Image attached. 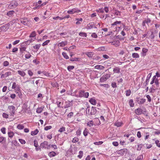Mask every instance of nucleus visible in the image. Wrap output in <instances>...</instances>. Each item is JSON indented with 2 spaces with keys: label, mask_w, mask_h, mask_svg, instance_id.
Instances as JSON below:
<instances>
[{
  "label": "nucleus",
  "mask_w": 160,
  "mask_h": 160,
  "mask_svg": "<svg viewBox=\"0 0 160 160\" xmlns=\"http://www.w3.org/2000/svg\"><path fill=\"white\" fill-rule=\"evenodd\" d=\"M38 132V129H36L34 131H32L31 132V134L32 135H36Z\"/></svg>",
  "instance_id": "c756f323"
},
{
  "label": "nucleus",
  "mask_w": 160,
  "mask_h": 160,
  "mask_svg": "<svg viewBox=\"0 0 160 160\" xmlns=\"http://www.w3.org/2000/svg\"><path fill=\"white\" fill-rule=\"evenodd\" d=\"M93 28H97L95 26L93 22H91L88 23L87 26L86 28L88 29H90Z\"/></svg>",
  "instance_id": "423d86ee"
},
{
  "label": "nucleus",
  "mask_w": 160,
  "mask_h": 160,
  "mask_svg": "<svg viewBox=\"0 0 160 160\" xmlns=\"http://www.w3.org/2000/svg\"><path fill=\"white\" fill-rule=\"evenodd\" d=\"M121 22L120 21H117L116 22H115L113 23L112 24V26L114 25H116L117 24H121Z\"/></svg>",
  "instance_id": "a19ab883"
},
{
  "label": "nucleus",
  "mask_w": 160,
  "mask_h": 160,
  "mask_svg": "<svg viewBox=\"0 0 160 160\" xmlns=\"http://www.w3.org/2000/svg\"><path fill=\"white\" fill-rule=\"evenodd\" d=\"M152 86V87L150 88L149 89L151 92H153L156 89H158L156 87H154L153 86Z\"/></svg>",
  "instance_id": "473e14b6"
},
{
  "label": "nucleus",
  "mask_w": 160,
  "mask_h": 160,
  "mask_svg": "<svg viewBox=\"0 0 160 160\" xmlns=\"http://www.w3.org/2000/svg\"><path fill=\"white\" fill-rule=\"evenodd\" d=\"M42 76H43V75L46 76L47 77L51 78L52 77L50 76V75H49V73H48V72H46V71H43L42 72Z\"/></svg>",
  "instance_id": "412c9836"
},
{
  "label": "nucleus",
  "mask_w": 160,
  "mask_h": 160,
  "mask_svg": "<svg viewBox=\"0 0 160 160\" xmlns=\"http://www.w3.org/2000/svg\"><path fill=\"white\" fill-rule=\"evenodd\" d=\"M129 104L131 107H133L134 106L133 101L132 99H130L129 101Z\"/></svg>",
  "instance_id": "72a5a7b5"
},
{
  "label": "nucleus",
  "mask_w": 160,
  "mask_h": 160,
  "mask_svg": "<svg viewBox=\"0 0 160 160\" xmlns=\"http://www.w3.org/2000/svg\"><path fill=\"white\" fill-rule=\"evenodd\" d=\"M26 48L25 47H23L20 48V51L21 52L23 53V52L26 51Z\"/></svg>",
  "instance_id": "ea45409f"
},
{
  "label": "nucleus",
  "mask_w": 160,
  "mask_h": 160,
  "mask_svg": "<svg viewBox=\"0 0 160 160\" xmlns=\"http://www.w3.org/2000/svg\"><path fill=\"white\" fill-rule=\"evenodd\" d=\"M79 35L80 36L83 37H87L86 33L84 32H80L79 33Z\"/></svg>",
  "instance_id": "2f4dec72"
},
{
  "label": "nucleus",
  "mask_w": 160,
  "mask_h": 160,
  "mask_svg": "<svg viewBox=\"0 0 160 160\" xmlns=\"http://www.w3.org/2000/svg\"><path fill=\"white\" fill-rule=\"evenodd\" d=\"M56 153L53 151L50 152L49 153L48 155L50 157H54L56 156Z\"/></svg>",
  "instance_id": "aec40b11"
},
{
  "label": "nucleus",
  "mask_w": 160,
  "mask_h": 160,
  "mask_svg": "<svg viewBox=\"0 0 160 160\" xmlns=\"http://www.w3.org/2000/svg\"><path fill=\"white\" fill-rule=\"evenodd\" d=\"M142 110L141 108H138L135 110V113L138 115H140L142 113Z\"/></svg>",
  "instance_id": "9b49d317"
},
{
  "label": "nucleus",
  "mask_w": 160,
  "mask_h": 160,
  "mask_svg": "<svg viewBox=\"0 0 160 160\" xmlns=\"http://www.w3.org/2000/svg\"><path fill=\"white\" fill-rule=\"evenodd\" d=\"M91 109L89 107H88L86 109V113L88 114V115H90Z\"/></svg>",
  "instance_id": "864d4df0"
},
{
  "label": "nucleus",
  "mask_w": 160,
  "mask_h": 160,
  "mask_svg": "<svg viewBox=\"0 0 160 160\" xmlns=\"http://www.w3.org/2000/svg\"><path fill=\"white\" fill-rule=\"evenodd\" d=\"M34 145L36 148H37L38 146V142L37 140H35L34 141Z\"/></svg>",
  "instance_id": "bf43d9fd"
},
{
  "label": "nucleus",
  "mask_w": 160,
  "mask_h": 160,
  "mask_svg": "<svg viewBox=\"0 0 160 160\" xmlns=\"http://www.w3.org/2000/svg\"><path fill=\"white\" fill-rule=\"evenodd\" d=\"M87 125L90 127L93 126V122L92 121H90L87 123Z\"/></svg>",
  "instance_id": "58836bf2"
},
{
  "label": "nucleus",
  "mask_w": 160,
  "mask_h": 160,
  "mask_svg": "<svg viewBox=\"0 0 160 160\" xmlns=\"http://www.w3.org/2000/svg\"><path fill=\"white\" fill-rule=\"evenodd\" d=\"M89 102L92 105H95L97 103L96 101L93 98H91L89 100Z\"/></svg>",
  "instance_id": "a211bd4d"
},
{
  "label": "nucleus",
  "mask_w": 160,
  "mask_h": 160,
  "mask_svg": "<svg viewBox=\"0 0 160 160\" xmlns=\"http://www.w3.org/2000/svg\"><path fill=\"white\" fill-rule=\"evenodd\" d=\"M2 117L4 118H8V114L5 112H4L2 113Z\"/></svg>",
  "instance_id": "603ef678"
},
{
  "label": "nucleus",
  "mask_w": 160,
  "mask_h": 160,
  "mask_svg": "<svg viewBox=\"0 0 160 160\" xmlns=\"http://www.w3.org/2000/svg\"><path fill=\"white\" fill-rule=\"evenodd\" d=\"M18 22L25 25H28L29 24V21L27 18H21L18 20Z\"/></svg>",
  "instance_id": "f03ea898"
},
{
  "label": "nucleus",
  "mask_w": 160,
  "mask_h": 160,
  "mask_svg": "<svg viewBox=\"0 0 160 160\" xmlns=\"http://www.w3.org/2000/svg\"><path fill=\"white\" fill-rule=\"evenodd\" d=\"M122 125V123L121 122H119L117 121L115 122L114 124V125L117 126V127H119L121 126Z\"/></svg>",
  "instance_id": "6ab92c4d"
},
{
  "label": "nucleus",
  "mask_w": 160,
  "mask_h": 160,
  "mask_svg": "<svg viewBox=\"0 0 160 160\" xmlns=\"http://www.w3.org/2000/svg\"><path fill=\"white\" fill-rule=\"evenodd\" d=\"M143 159V157L142 155L139 156L136 160H142Z\"/></svg>",
  "instance_id": "e2e57ef3"
},
{
  "label": "nucleus",
  "mask_w": 160,
  "mask_h": 160,
  "mask_svg": "<svg viewBox=\"0 0 160 160\" xmlns=\"http://www.w3.org/2000/svg\"><path fill=\"white\" fill-rule=\"evenodd\" d=\"M50 41L49 40H46L43 43L42 46H44L45 45H47L50 42Z\"/></svg>",
  "instance_id": "37998d69"
},
{
  "label": "nucleus",
  "mask_w": 160,
  "mask_h": 160,
  "mask_svg": "<svg viewBox=\"0 0 160 160\" xmlns=\"http://www.w3.org/2000/svg\"><path fill=\"white\" fill-rule=\"evenodd\" d=\"M15 12L13 11H11L8 12L7 13V15L9 17H11L14 14Z\"/></svg>",
  "instance_id": "b1692460"
},
{
  "label": "nucleus",
  "mask_w": 160,
  "mask_h": 160,
  "mask_svg": "<svg viewBox=\"0 0 160 160\" xmlns=\"http://www.w3.org/2000/svg\"><path fill=\"white\" fill-rule=\"evenodd\" d=\"M154 83L156 85V87L158 89L159 88H160L159 86V81L158 78H155Z\"/></svg>",
  "instance_id": "dca6fc26"
},
{
  "label": "nucleus",
  "mask_w": 160,
  "mask_h": 160,
  "mask_svg": "<svg viewBox=\"0 0 160 160\" xmlns=\"http://www.w3.org/2000/svg\"><path fill=\"white\" fill-rule=\"evenodd\" d=\"M132 57L134 58H138L139 57V54L136 53H134L132 54Z\"/></svg>",
  "instance_id": "a878e982"
},
{
  "label": "nucleus",
  "mask_w": 160,
  "mask_h": 160,
  "mask_svg": "<svg viewBox=\"0 0 160 160\" xmlns=\"http://www.w3.org/2000/svg\"><path fill=\"white\" fill-rule=\"evenodd\" d=\"M6 140V138L3 137H0V143H2L3 141Z\"/></svg>",
  "instance_id": "de8ad7c7"
},
{
  "label": "nucleus",
  "mask_w": 160,
  "mask_h": 160,
  "mask_svg": "<svg viewBox=\"0 0 160 160\" xmlns=\"http://www.w3.org/2000/svg\"><path fill=\"white\" fill-rule=\"evenodd\" d=\"M146 97L147 98L148 100V101L149 102H150L151 101V100H152L151 98V97H150V96L149 95H147Z\"/></svg>",
  "instance_id": "69168bd1"
},
{
  "label": "nucleus",
  "mask_w": 160,
  "mask_h": 160,
  "mask_svg": "<svg viewBox=\"0 0 160 160\" xmlns=\"http://www.w3.org/2000/svg\"><path fill=\"white\" fill-rule=\"evenodd\" d=\"M10 71L7 72H5V74L2 75L1 77V78H6L8 76L11 75L12 73L13 72V70H11V69H10Z\"/></svg>",
  "instance_id": "39448f33"
},
{
  "label": "nucleus",
  "mask_w": 160,
  "mask_h": 160,
  "mask_svg": "<svg viewBox=\"0 0 160 160\" xmlns=\"http://www.w3.org/2000/svg\"><path fill=\"white\" fill-rule=\"evenodd\" d=\"M88 130L86 128H85L83 132V134L85 136H86L88 135Z\"/></svg>",
  "instance_id": "5fc2aeb1"
},
{
  "label": "nucleus",
  "mask_w": 160,
  "mask_h": 160,
  "mask_svg": "<svg viewBox=\"0 0 160 160\" xmlns=\"http://www.w3.org/2000/svg\"><path fill=\"white\" fill-rule=\"evenodd\" d=\"M12 88V89H15L16 91H18L20 88L19 86L15 82L13 83Z\"/></svg>",
  "instance_id": "6e6552de"
},
{
  "label": "nucleus",
  "mask_w": 160,
  "mask_h": 160,
  "mask_svg": "<svg viewBox=\"0 0 160 160\" xmlns=\"http://www.w3.org/2000/svg\"><path fill=\"white\" fill-rule=\"evenodd\" d=\"M72 10H73V12L74 13H75V12H81V11L79 10L78 8H73V9H72Z\"/></svg>",
  "instance_id": "e433bc0d"
},
{
  "label": "nucleus",
  "mask_w": 160,
  "mask_h": 160,
  "mask_svg": "<svg viewBox=\"0 0 160 160\" xmlns=\"http://www.w3.org/2000/svg\"><path fill=\"white\" fill-rule=\"evenodd\" d=\"M62 55L63 57L66 59H68L69 58V57L67 55L66 53L65 52H62Z\"/></svg>",
  "instance_id": "4c0bfd02"
},
{
  "label": "nucleus",
  "mask_w": 160,
  "mask_h": 160,
  "mask_svg": "<svg viewBox=\"0 0 160 160\" xmlns=\"http://www.w3.org/2000/svg\"><path fill=\"white\" fill-rule=\"evenodd\" d=\"M67 42H59L58 44V47H64L67 44Z\"/></svg>",
  "instance_id": "ddd939ff"
},
{
  "label": "nucleus",
  "mask_w": 160,
  "mask_h": 160,
  "mask_svg": "<svg viewBox=\"0 0 160 160\" xmlns=\"http://www.w3.org/2000/svg\"><path fill=\"white\" fill-rule=\"evenodd\" d=\"M85 54L87 55L89 58H91L93 55V52H86Z\"/></svg>",
  "instance_id": "2eb2a0df"
},
{
  "label": "nucleus",
  "mask_w": 160,
  "mask_h": 160,
  "mask_svg": "<svg viewBox=\"0 0 160 160\" xmlns=\"http://www.w3.org/2000/svg\"><path fill=\"white\" fill-rule=\"evenodd\" d=\"M76 48V46H75V45H72V46H70L69 48H68V50H71L75 48Z\"/></svg>",
  "instance_id": "680f3d73"
},
{
  "label": "nucleus",
  "mask_w": 160,
  "mask_h": 160,
  "mask_svg": "<svg viewBox=\"0 0 160 160\" xmlns=\"http://www.w3.org/2000/svg\"><path fill=\"white\" fill-rule=\"evenodd\" d=\"M79 155L78 156V157L81 158L82 156L83 153L82 151H80L79 152Z\"/></svg>",
  "instance_id": "4d7b16f0"
},
{
  "label": "nucleus",
  "mask_w": 160,
  "mask_h": 160,
  "mask_svg": "<svg viewBox=\"0 0 160 160\" xmlns=\"http://www.w3.org/2000/svg\"><path fill=\"white\" fill-rule=\"evenodd\" d=\"M120 68L118 67H116L114 68L113 71L116 73H119L120 72Z\"/></svg>",
  "instance_id": "4be33fe9"
},
{
  "label": "nucleus",
  "mask_w": 160,
  "mask_h": 160,
  "mask_svg": "<svg viewBox=\"0 0 160 160\" xmlns=\"http://www.w3.org/2000/svg\"><path fill=\"white\" fill-rule=\"evenodd\" d=\"M91 36L93 38H96L98 37V36L97 34L95 33H93L91 35Z\"/></svg>",
  "instance_id": "774afa93"
},
{
  "label": "nucleus",
  "mask_w": 160,
  "mask_h": 160,
  "mask_svg": "<svg viewBox=\"0 0 160 160\" xmlns=\"http://www.w3.org/2000/svg\"><path fill=\"white\" fill-rule=\"evenodd\" d=\"M126 96H129L130 95L131 93V91L130 90L126 91Z\"/></svg>",
  "instance_id": "6e6d98bb"
},
{
  "label": "nucleus",
  "mask_w": 160,
  "mask_h": 160,
  "mask_svg": "<svg viewBox=\"0 0 160 160\" xmlns=\"http://www.w3.org/2000/svg\"><path fill=\"white\" fill-rule=\"evenodd\" d=\"M152 75V73H150L148 75L146 80V81L145 82V86L147 85L148 84V83L149 82V79H150V78L151 77Z\"/></svg>",
  "instance_id": "f8f14e48"
},
{
  "label": "nucleus",
  "mask_w": 160,
  "mask_h": 160,
  "mask_svg": "<svg viewBox=\"0 0 160 160\" xmlns=\"http://www.w3.org/2000/svg\"><path fill=\"white\" fill-rule=\"evenodd\" d=\"M31 56V55L29 53H28L25 55V58L26 59L29 58Z\"/></svg>",
  "instance_id": "c03bdc74"
},
{
  "label": "nucleus",
  "mask_w": 160,
  "mask_h": 160,
  "mask_svg": "<svg viewBox=\"0 0 160 160\" xmlns=\"http://www.w3.org/2000/svg\"><path fill=\"white\" fill-rule=\"evenodd\" d=\"M43 110V108L42 107H40L37 109L36 112L38 113H40L42 112Z\"/></svg>",
  "instance_id": "c85d7f7f"
},
{
  "label": "nucleus",
  "mask_w": 160,
  "mask_h": 160,
  "mask_svg": "<svg viewBox=\"0 0 160 160\" xmlns=\"http://www.w3.org/2000/svg\"><path fill=\"white\" fill-rule=\"evenodd\" d=\"M49 146V143L48 142L44 141L40 145V147L42 148H47L48 146Z\"/></svg>",
  "instance_id": "1a4fd4ad"
},
{
  "label": "nucleus",
  "mask_w": 160,
  "mask_h": 160,
  "mask_svg": "<svg viewBox=\"0 0 160 160\" xmlns=\"http://www.w3.org/2000/svg\"><path fill=\"white\" fill-rule=\"evenodd\" d=\"M18 72L19 74L22 77H24L26 75V73L23 71L18 70Z\"/></svg>",
  "instance_id": "4468645a"
},
{
  "label": "nucleus",
  "mask_w": 160,
  "mask_h": 160,
  "mask_svg": "<svg viewBox=\"0 0 160 160\" xmlns=\"http://www.w3.org/2000/svg\"><path fill=\"white\" fill-rule=\"evenodd\" d=\"M36 34L35 32L34 31L32 32V33L30 34L29 37L30 38L34 37L36 36Z\"/></svg>",
  "instance_id": "79ce46f5"
},
{
  "label": "nucleus",
  "mask_w": 160,
  "mask_h": 160,
  "mask_svg": "<svg viewBox=\"0 0 160 160\" xmlns=\"http://www.w3.org/2000/svg\"><path fill=\"white\" fill-rule=\"evenodd\" d=\"M97 112L95 108L92 107L90 110V115H94Z\"/></svg>",
  "instance_id": "9d476101"
},
{
  "label": "nucleus",
  "mask_w": 160,
  "mask_h": 160,
  "mask_svg": "<svg viewBox=\"0 0 160 160\" xmlns=\"http://www.w3.org/2000/svg\"><path fill=\"white\" fill-rule=\"evenodd\" d=\"M52 128V126H49L45 127L44 128V130L46 131H47L49 129H50Z\"/></svg>",
  "instance_id": "0e129e2a"
},
{
  "label": "nucleus",
  "mask_w": 160,
  "mask_h": 160,
  "mask_svg": "<svg viewBox=\"0 0 160 160\" xmlns=\"http://www.w3.org/2000/svg\"><path fill=\"white\" fill-rule=\"evenodd\" d=\"M18 3L16 1L13 0L12 1L9 7L11 8H15L18 6Z\"/></svg>",
  "instance_id": "20e7f679"
},
{
  "label": "nucleus",
  "mask_w": 160,
  "mask_h": 160,
  "mask_svg": "<svg viewBox=\"0 0 160 160\" xmlns=\"http://www.w3.org/2000/svg\"><path fill=\"white\" fill-rule=\"evenodd\" d=\"M95 68L97 69L103 70L104 68V67L102 65H97L95 66Z\"/></svg>",
  "instance_id": "bb28decb"
},
{
  "label": "nucleus",
  "mask_w": 160,
  "mask_h": 160,
  "mask_svg": "<svg viewBox=\"0 0 160 160\" xmlns=\"http://www.w3.org/2000/svg\"><path fill=\"white\" fill-rule=\"evenodd\" d=\"M81 59L79 58H71L70 60L71 61H79Z\"/></svg>",
  "instance_id": "393cba45"
},
{
  "label": "nucleus",
  "mask_w": 160,
  "mask_h": 160,
  "mask_svg": "<svg viewBox=\"0 0 160 160\" xmlns=\"http://www.w3.org/2000/svg\"><path fill=\"white\" fill-rule=\"evenodd\" d=\"M128 152V150L126 148H123L122 149H121L118 152V153L119 154H120L121 155H123L124 154H125L127 153Z\"/></svg>",
  "instance_id": "0eeeda50"
},
{
  "label": "nucleus",
  "mask_w": 160,
  "mask_h": 160,
  "mask_svg": "<svg viewBox=\"0 0 160 160\" xmlns=\"http://www.w3.org/2000/svg\"><path fill=\"white\" fill-rule=\"evenodd\" d=\"M74 68V67L73 66H69L67 68L68 70L69 71H70L71 70H72Z\"/></svg>",
  "instance_id": "8fccbe9b"
},
{
  "label": "nucleus",
  "mask_w": 160,
  "mask_h": 160,
  "mask_svg": "<svg viewBox=\"0 0 160 160\" xmlns=\"http://www.w3.org/2000/svg\"><path fill=\"white\" fill-rule=\"evenodd\" d=\"M155 142L157 146L158 147L160 148V143H159V141L158 140H157L155 141Z\"/></svg>",
  "instance_id": "052dcab7"
},
{
  "label": "nucleus",
  "mask_w": 160,
  "mask_h": 160,
  "mask_svg": "<svg viewBox=\"0 0 160 160\" xmlns=\"http://www.w3.org/2000/svg\"><path fill=\"white\" fill-rule=\"evenodd\" d=\"M78 141V139L77 137H74L72 140V142L73 143L77 142Z\"/></svg>",
  "instance_id": "49530a36"
},
{
  "label": "nucleus",
  "mask_w": 160,
  "mask_h": 160,
  "mask_svg": "<svg viewBox=\"0 0 160 160\" xmlns=\"http://www.w3.org/2000/svg\"><path fill=\"white\" fill-rule=\"evenodd\" d=\"M81 131L80 130V129L76 131V134H77V136H80L81 134Z\"/></svg>",
  "instance_id": "338daca9"
},
{
  "label": "nucleus",
  "mask_w": 160,
  "mask_h": 160,
  "mask_svg": "<svg viewBox=\"0 0 160 160\" xmlns=\"http://www.w3.org/2000/svg\"><path fill=\"white\" fill-rule=\"evenodd\" d=\"M8 108L10 111L9 112L11 116H13L15 114V107L13 106H9Z\"/></svg>",
  "instance_id": "7ed1b4c3"
},
{
  "label": "nucleus",
  "mask_w": 160,
  "mask_h": 160,
  "mask_svg": "<svg viewBox=\"0 0 160 160\" xmlns=\"http://www.w3.org/2000/svg\"><path fill=\"white\" fill-rule=\"evenodd\" d=\"M106 80V79H105L104 76H102L101 78L100 81L101 82H103L105 81Z\"/></svg>",
  "instance_id": "3c124183"
},
{
  "label": "nucleus",
  "mask_w": 160,
  "mask_h": 160,
  "mask_svg": "<svg viewBox=\"0 0 160 160\" xmlns=\"http://www.w3.org/2000/svg\"><path fill=\"white\" fill-rule=\"evenodd\" d=\"M41 46L40 44H37L33 47L34 49L38 50L39 49Z\"/></svg>",
  "instance_id": "f704fd0d"
},
{
  "label": "nucleus",
  "mask_w": 160,
  "mask_h": 160,
  "mask_svg": "<svg viewBox=\"0 0 160 160\" xmlns=\"http://www.w3.org/2000/svg\"><path fill=\"white\" fill-rule=\"evenodd\" d=\"M138 103L139 104H142L146 102V99L144 98L140 99L138 100Z\"/></svg>",
  "instance_id": "5701e85b"
},
{
  "label": "nucleus",
  "mask_w": 160,
  "mask_h": 160,
  "mask_svg": "<svg viewBox=\"0 0 160 160\" xmlns=\"http://www.w3.org/2000/svg\"><path fill=\"white\" fill-rule=\"evenodd\" d=\"M53 19H59L60 20H62L63 19V18H62V17H60L59 16H57V17H54L53 18Z\"/></svg>",
  "instance_id": "09e8293b"
},
{
  "label": "nucleus",
  "mask_w": 160,
  "mask_h": 160,
  "mask_svg": "<svg viewBox=\"0 0 160 160\" xmlns=\"http://www.w3.org/2000/svg\"><path fill=\"white\" fill-rule=\"evenodd\" d=\"M89 93L88 92H85L84 91L80 90L79 92V97H84L86 98H88L89 96Z\"/></svg>",
  "instance_id": "f257e3e1"
},
{
  "label": "nucleus",
  "mask_w": 160,
  "mask_h": 160,
  "mask_svg": "<svg viewBox=\"0 0 160 160\" xmlns=\"http://www.w3.org/2000/svg\"><path fill=\"white\" fill-rule=\"evenodd\" d=\"M15 92L18 94V96L20 98H22V94L21 93L20 88H19V90L18 91H16Z\"/></svg>",
  "instance_id": "f3484780"
},
{
  "label": "nucleus",
  "mask_w": 160,
  "mask_h": 160,
  "mask_svg": "<svg viewBox=\"0 0 160 160\" xmlns=\"http://www.w3.org/2000/svg\"><path fill=\"white\" fill-rule=\"evenodd\" d=\"M103 143L102 141H99L98 142H95L94 143V144L95 145H98L102 144Z\"/></svg>",
  "instance_id": "13d9d810"
},
{
  "label": "nucleus",
  "mask_w": 160,
  "mask_h": 160,
  "mask_svg": "<svg viewBox=\"0 0 160 160\" xmlns=\"http://www.w3.org/2000/svg\"><path fill=\"white\" fill-rule=\"evenodd\" d=\"M17 127L19 129H22L24 128V126L23 125L19 124Z\"/></svg>",
  "instance_id": "a18cd8bd"
},
{
  "label": "nucleus",
  "mask_w": 160,
  "mask_h": 160,
  "mask_svg": "<svg viewBox=\"0 0 160 160\" xmlns=\"http://www.w3.org/2000/svg\"><path fill=\"white\" fill-rule=\"evenodd\" d=\"M148 49L143 48L142 49V56H145L146 55V53L148 52Z\"/></svg>",
  "instance_id": "cd10ccee"
},
{
  "label": "nucleus",
  "mask_w": 160,
  "mask_h": 160,
  "mask_svg": "<svg viewBox=\"0 0 160 160\" xmlns=\"http://www.w3.org/2000/svg\"><path fill=\"white\" fill-rule=\"evenodd\" d=\"M14 133L12 132H8V137L10 138H12L14 135Z\"/></svg>",
  "instance_id": "7c9ffc66"
},
{
  "label": "nucleus",
  "mask_w": 160,
  "mask_h": 160,
  "mask_svg": "<svg viewBox=\"0 0 160 160\" xmlns=\"http://www.w3.org/2000/svg\"><path fill=\"white\" fill-rule=\"evenodd\" d=\"M65 131V128L64 127H62L61 128H60L58 130L59 132L61 133L62 132L64 131Z\"/></svg>",
  "instance_id": "c9c22d12"
}]
</instances>
